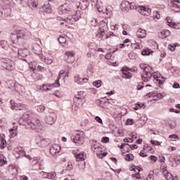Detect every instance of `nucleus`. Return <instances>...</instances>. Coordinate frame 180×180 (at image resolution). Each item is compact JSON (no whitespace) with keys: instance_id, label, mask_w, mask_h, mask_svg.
Wrapping results in <instances>:
<instances>
[{"instance_id":"9d476101","label":"nucleus","mask_w":180,"mask_h":180,"mask_svg":"<svg viewBox=\"0 0 180 180\" xmlns=\"http://www.w3.org/2000/svg\"><path fill=\"white\" fill-rule=\"evenodd\" d=\"M39 12L41 13H51V4L49 2L45 4L39 8Z\"/></svg>"},{"instance_id":"b1692460","label":"nucleus","mask_w":180,"mask_h":180,"mask_svg":"<svg viewBox=\"0 0 180 180\" xmlns=\"http://www.w3.org/2000/svg\"><path fill=\"white\" fill-rule=\"evenodd\" d=\"M15 108H17V110H26V105L22 103H15Z\"/></svg>"},{"instance_id":"f257e3e1","label":"nucleus","mask_w":180,"mask_h":180,"mask_svg":"<svg viewBox=\"0 0 180 180\" xmlns=\"http://www.w3.org/2000/svg\"><path fill=\"white\" fill-rule=\"evenodd\" d=\"M30 32L26 29L18 30L14 33L11 34V41L15 44L18 43H23L24 40H26L29 36H31Z\"/></svg>"},{"instance_id":"8fccbe9b","label":"nucleus","mask_w":180,"mask_h":180,"mask_svg":"<svg viewBox=\"0 0 180 180\" xmlns=\"http://www.w3.org/2000/svg\"><path fill=\"white\" fill-rule=\"evenodd\" d=\"M89 121L88 120V119H84L82 122H81V126L85 127L86 126V124H88V122Z\"/></svg>"},{"instance_id":"f704fd0d","label":"nucleus","mask_w":180,"mask_h":180,"mask_svg":"<svg viewBox=\"0 0 180 180\" xmlns=\"http://www.w3.org/2000/svg\"><path fill=\"white\" fill-rule=\"evenodd\" d=\"M125 160L129 162L134 161V155H133V154H127L125 157Z\"/></svg>"},{"instance_id":"e433bc0d","label":"nucleus","mask_w":180,"mask_h":180,"mask_svg":"<svg viewBox=\"0 0 180 180\" xmlns=\"http://www.w3.org/2000/svg\"><path fill=\"white\" fill-rule=\"evenodd\" d=\"M37 110L40 113H43V112H44L46 110V107L43 105H40L38 107H37Z\"/></svg>"},{"instance_id":"ea45409f","label":"nucleus","mask_w":180,"mask_h":180,"mask_svg":"<svg viewBox=\"0 0 180 180\" xmlns=\"http://www.w3.org/2000/svg\"><path fill=\"white\" fill-rule=\"evenodd\" d=\"M138 122H139V123H141V126H143V124H146V122H147V117H141L139 120H138Z\"/></svg>"},{"instance_id":"f3484780","label":"nucleus","mask_w":180,"mask_h":180,"mask_svg":"<svg viewBox=\"0 0 180 180\" xmlns=\"http://www.w3.org/2000/svg\"><path fill=\"white\" fill-rule=\"evenodd\" d=\"M139 67L140 68H141V70H143L145 74H147L148 72H154V69H153L151 66H148L142 63L139 65Z\"/></svg>"},{"instance_id":"2f4dec72","label":"nucleus","mask_w":180,"mask_h":180,"mask_svg":"<svg viewBox=\"0 0 180 180\" xmlns=\"http://www.w3.org/2000/svg\"><path fill=\"white\" fill-rule=\"evenodd\" d=\"M46 178H48V179H54V178H56V172H48V174H46Z\"/></svg>"},{"instance_id":"e2e57ef3","label":"nucleus","mask_w":180,"mask_h":180,"mask_svg":"<svg viewBox=\"0 0 180 180\" xmlns=\"http://www.w3.org/2000/svg\"><path fill=\"white\" fill-rule=\"evenodd\" d=\"M150 143H151V144H153V146H160V144L159 141H153V140H151V141H150Z\"/></svg>"},{"instance_id":"c03bdc74","label":"nucleus","mask_w":180,"mask_h":180,"mask_svg":"<svg viewBox=\"0 0 180 180\" xmlns=\"http://www.w3.org/2000/svg\"><path fill=\"white\" fill-rule=\"evenodd\" d=\"M91 26H94V27H96V26H98V21L96 20V19L93 18V20H91Z\"/></svg>"},{"instance_id":"13d9d810","label":"nucleus","mask_w":180,"mask_h":180,"mask_svg":"<svg viewBox=\"0 0 180 180\" xmlns=\"http://www.w3.org/2000/svg\"><path fill=\"white\" fill-rule=\"evenodd\" d=\"M100 158H103V157H106L108 155V152H105L101 154H98Z\"/></svg>"},{"instance_id":"49530a36","label":"nucleus","mask_w":180,"mask_h":180,"mask_svg":"<svg viewBox=\"0 0 180 180\" xmlns=\"http://www.w3.org/2000/svg\"><path fill=\"white\" fill-rule=\"evenodd\" d=\"M44 63L47 64V65H50V64L53 63V59L52 58H46L45 59Z\"/></svg>"},{"instance_id":"cd10ccee","label":"nucleus","mask_w":180,"mask_h":180,"mask_svg":"<svg viewBox=\"0 0 180 180\" xmlns=\"http://www.w3.org/2000/svg\"><path fill=\"white\" fill-rule=\"evenodd\" d=\"M91 150H93V151H96V150H99V145H98V142L96 141H93L91 145Z\"/></svg>"},{"instance_id":"a878e982","label":"nucleus","mask_w":180,"mask_h":180,"mask_svg":"<svg viewBox=\"0 0 180 180\" xmlns=\"http://www.w3.org/2000/svg\"><path fill=\"white\" fill-rule=\"evenodd\" d=\"M6 158L4 156V155H0V167H4V165H6Z\"/></svg>"},{"instance_id":"423d86ee","label":"nucleus","mask_w":180,"mask_h":180,"mask_svg":"<svg viewBox=\"0 0 180 180\" xmlns=\"http://www.w3.org/2000/svg\"><path fill=\"white\" fill-rule=\"evenodd\" d=\"M27 124L28 126H30V127L32 129H39L41 124H40V120L36 117L28 119Z\"/></svg>"},{"instance_id":"3c124183","label":"nucleus","mask_w":180,"mask_h":180,"mask_svg":"<svg viewBox=\"0 0 180 180\" xmlns=\"http://www.w3.org/2000/svg\"><path fill=\"white\" fill-rule=\"evenodd\" d=\"M60 79H61V75H58L56 84L55 83V86H56V87L60 86V82H58V81H60Z\"/></svg>"},{"instance_id":"20e7f679","label":"nucleus","mask_w":180,"mask_h":180,"mask_svg":"<svg viewBox=\"0 0 180 180\" xmlns=\"http://www.w3.org/2000/svg\"><path fill=\"white\" fill-rule=\"evenodd\" d=\"M99 34H96L97 37H103L108 33V19L102 20L99 25Z\"/></svg>"},{"instance_id":"0e129e2a","label":"nucleus","mask_w":180,"mask_h":180,"mask_svg":"<svg viewBox=\"0 0 180 180\" xmlns=\"http://www.w3.org/2000/svg\"><path fill=\"white\" fill-rule=\"evenodd\" d=\"M139 155H140L141 157H143V158L147 157V153H146V152H144L143 150H141V151L140 152V153H139Z\"/></svg>"},{"instance_id":"6e6552de","label":"nucleus","mask_w":180,"mask_h":180,"mask_svg":"<svg viewBox=\"0 0 180 180\" xmlns=\"http://www.w3.org/2000/svg\"><path fill=\"white\" fill-rule=\"evenodd\" d=\"M70 12H72V8L68 4H65L58 8L60 15H65V13H70Z\"/></svg>"},{"instance_id":"1a4fd4ad","label":"nucleus","mask_w":180,"mask_h":180,"mask_svg":"<svg viewBox=\"0 0 180 180\" xmlns=\"http://www.w3.org/2000/svg\"><path fill=\"white\" fill-rule=\"evenodd\" d=\"M75 56V52L74 51L66 52L65 60H66V62L68 64H72L75 61V58L74 57Z\"/></svg>"},{"instance_id":"72a5a7b5","label":"nucleus","mask_w":180,"mask_h":180,"mask_svg":"<svg viewBox=\"0 0 180 180\" xmlns=\"http://www.w3.org/2000/svg\"><path fill=\"white\" fill-rule=\"evenodd\" d=\"M58 40L59 43H60V44H62V46H64V44H65V43H67V39H65L64 38V37H63V36H61V35L59 37V38L58 39Z\"/></svg>"},{"instance_id":"bf43d9fd","label":"nucleus","mask_w":180,"mask_h":180,"mask_svg":"<svg viewBox=\"0 0 180 180\" xmlns=\"http://www.w3.org/2000/svg\"><path fill=\"white\" fill-rule=\"evenodd\" d=\"M124 143H133V139L131 138H125L124 139Z\"/></svg>"},{"instance_id":"dca6fc26","label":"nucleus","mask_w":180,"mask_h":180,"mask_svg":"<svg viewBox=\"0 0 180 180\" xmlns=\"http://www.w3.org/2000/svg\"><path fill=\"white\" fill-rule=\"evenodd\" d=\"M79 19V18L77 17L75 15H69L65 20V22H68V25H74Z\"/></svg>"},{"instance_id":"4468645a","label":"nucleus","mask_w":180,"mask_h":180,"mask_svg":"<svg viewBox=\"0 0 180 180\" xmlns=\"http://www.w3.org/2000/svg\"><path fill=\"white\" fill-rule=\"evenodd\" d=\"M56 84H44L42 86L39 88L40 91L47 92V91H51L53 88H56Z\"/></svg>"},{"instance_id":"393cba45","label":"nucleus","mask_w":180,"mask_h":180,"mask_svg":"<svg viewBox=\"0 0 180 180\" xmlns=\"http://www.w3.org/2000/svg\"><path fill=\"white\" fill-rule=\"evenodd\" d=\"M153 53H154V51L150 49H145L142 50V56H150Z\"/></svg>"},{"instance_id":"6ab92c4d","label":"nucleus","mask_w":180,"mask_h":180,"mask_svg":"<svg viewBox=\"0 0 180 180\" xmlns=\"http://www.w3.org/2000/svg\"><path fill=\"white\" fill-rule=\"evenodd\" d=\"M122 77L123 78H127V79H131V77H133V75L129 72L127 68H123Z\"/></svg>"},{"instance_id":"0eeeda50","label":"nucleus","mask_w":180,"mask_h":180,"mask_svg":"<svg viewBox=\"0 0 180 180\" xmlns=\"http://www.w3.org/2000/svg\"><path fill=\"white\" fill-rule=\"evenodd\" d=\"M3 68H6L8 71H13L15 70V62L8 60L6 62L2 61L1 63Z\"/></svg>"},{"instance_id":"37998d69","label":"nucleus","mask_w":180,"mask_h":180,"mask_svg":"<svg viewBox=\"0 0 180 180\" xmlns=\"http://www.w3.org/2000/svg\"><path fill=\"white\" fill-rule=\"evenodd\" d=\"M173 75H174V77H180V70L174 69L173 71Z\"/></svg>"},{"instance_id":"79ce46f5","label":"nucleus","mask_w":180,"mask_h":180,"mask_svg":"<svg viewBox=\"0 0 180 180\" xmlns=\"http://www.w3.org/2000/svg\"><path fill=\"white\" fill-rule=\"evenodd\" d=\"M84 99H77L75 100L76 103L78 105V106H82L84 105Z\"/></svg>"},{"instance_id":"ddd939ff","label":"nucleus","mask_w":180,"mask_h":180,"mask_svg":"<svg viewBox=\"0 0 180 180\" xmlns=\"http://www.w3.org/2000/svg\"><path fill=\"white\" fill-rule=\"evenodd\" d=\"M60 151H61V146H60L58 144L55 143L50 148V154H51V155H56L58 154Z\"/></svg>"},{"instance_id":"f03ea898","label":"nucleus","mask_w":180,"mask_h":180,"mask_svg":"<svg viewBox=\"0 0 180 180\" xmlns=\"http://www.w3.org/2000/svg\"><path fill=\"white\" fill-rule=\"evenodd\" d=\"M71 140L77 146H82L85 143V134L77 132L76 135L71 136Z\"/></svg>"},{"instance_id":"69168bd1","label":"nucleus","mask_w":180,"mask_h":180,"mask_svg":"<svg viewBox=\"0 0 180 180\" xmlns=\"http://www.w3.org/2000/svg\"><path fill=\"white\" fill-rule=\"evenodd\" d=\"M173 88L174 89H178V88H180L179 84L177 82H174V84H173Z\"/></svg>"},{"instance_id":"338daca9","label":"nucleus","mask_w":180,"mask_h":180,"mask_svg":"<svg viewBox=\"0 0 180 180\" xmlns=\"http://www.w3.org/2000/svg\"><path fill=\"white\" fill-rule=\"evenodd\" d=\"M38 56L41 58V61H46V57H44V56H43L41 53H39Z\"/></svg>"},{"instance_id":"2eb2a0df","label":"nucleus","mask_w":180,"mask_h":180,"mask_svg":"<svg viewBox=\"0 0 180 180\" xmlns=\"http://www.w3.org/2000/svg\"><path fill=\"white\" fill-rule=\"evenodd\" d=\"M122 5H126V6H129V8L131 10V11H138L139 12V5L136 4V3L134 2H129V1H124L122 3Z\"/></svg>"},{"instance_id":"774afa93","label":"nucleus","mask_w":180,"mask_h":180,"mask_svg":"<svg viewBox=\"0 0 180 180\" xmlns=\"http://www.w3.org/2000/svg\"><path fill=\"white\" fill-rule=\"evenodd\" d=\"M147 180H154V175L153 174H149L147 177Z\"/></svg>"},{"instance_id":"f8f14e48","label":"nucleus","mask_w":180,"mask_h":180,"mask_svg":"<svg viewBox=\"0 0 180 180\" xmlns=\"http://www.w3.org/2000/svg\"><path fill=\"white\" fill-rule=\"evenodd\" d=\"M170 6H172L173 11H174L175 12H179L180 11L179 0H170Z\"/></svg>"},{"instance_id":"603ef678","label":"nucleus","mask_w":180,"mask_h":180,"mask_svg":"<svg viewBox=\"0 0 180 180\" xmlns=\"http://www.w3.org/2000/svg\"><path fill=\"white\" fill-rule=\"evenodd\" d=\"M131 46L134 49H141V46L140 44H139V43H135V44H131Z\"/></svg>"},{"instance_id":"4d7b16f0","label":"nucleus","mask_w":180,"mask_h":180,"mask_svg":"<svg viewBox=\"0 0 180 180\" xmlns=\"http://www.w3.org/2000/svg\"><path fill=\"white\" fill-rule=\"evenodd\" d=\"M95 120L96 122H98V123H101V124H102L103 123V121H102V119L100 117H98V116H96L95 117Z\"/></svg>"},{"instance_id":"7c9ffc66","label":"nucleus","mask_w":180,"mask_h":180,"mask_svg":"<svg viewBox=\"0 0 180 180\" xmlns=\"http://www.w3.org/2000/svg\"><path fill=\"white\" fill-rule=\"evenodd\" d=\"M0 140H1V144H0V148H5L6 147V140L1 136L0 135Z\"/></svg>"},{"instance_id":"6e6d98bb","label":"nucleus","mask_w":180,"mask_h":180,"mask_svg":"<svg viewBox=\"0 0 180 180\" xmlns=\"http://www.w3.org/2000/svg\"><path fill=\"white\" fill-rule=\"evenodd\" d=\"M169 139H176L177 140H179V136L176 134H172L169 136Z\"/></svg>"},{"instance_id":"c9c22d12","label":"nucleus","mask_w":180,"mask_h":180,"mask_svg":"<svg viewBox=\"0 0 180 180\" xmlns=\"http://www.w3.org/2000/svg\"><path fill=\"white\" fill-rule=\"evenodd\" d=\"M160 18H161V16L160 15V13H158V11H154L153 15V18L154 19V20H158Z\"/></svg>"},{"instance_id":"c85d7f7f","label":"nucleus","mask_w":180,"mask_h":180,"mask_svg":"<svg viewBox=\"0 0 180 180\" xmlns=\"http://www.w3.org/2000/svg\"><path fill=\"white\" fill-rule=\"evenodd\" d=\"M167 20L168 26H169L170 27H174V29H178V27H176V24H175V22H172L169 18H167Z\"/></svg>"},{"instance_id":"a18cd8bd","label":"nucleus","mask_w":180,"mask_h":180,"mask_svg":"<svg viewBox=\"0 0 180 180\" xmlns=\"http://www.w3.org/2000/svg\"><path fill=\"white\" fill-rule=\"evenodd\" d=\"M136 105H138V108L140 109V108H143V109L146 108V103H140V102H138L136 103Z\"/></svg>"},{"instance_id":"09e8293b","label":"nucleus","mask_w":180,"mask_h":180,"mask_svg":"<svg viewBox=\"0 0 180 180\" xmlns=\"http://www.w3.org/2000/svg\"><path fill=\"white\" fill-rule=\"evenodd\" d=\"M72 163H68L66 166V170L67 171H71L72 169Z\"/></svg>"},{"instance_id":"680f3d73","label":"nucleus","mask_w":180,"mask_h":180,"mask_svg":"<svg viewBox=\"0 0 180 180\" xmlns=\"http://www.w3.org/2000/svg\"><path fill=\"white\" fill-rule=\"evenodd\" d=\"M37 71H46V68L44 67H42L41 65H38L37 68Z\"/></svg>"},{"instance_id":"473e14b6","label":"nucleus","mask_w":180,"mask_h":180,"mask_svg":"<svg viewBox=\"0 0 180 180\" xmlns=\"http://www.w3.org/2000/svg\"><path fill=\"white\" fill-rule=\"evenodd\" d=\"M94 86H96V88H101L102 86V80H96L93 82Z\"/></svg>"},{"instance_id":"9b49d317","label":"nucleus","mask_w":180,"mask_h":180,"mask_svg":"<svg viewBox=\"0 0 180 180\" xmlns=\"http://www.w3.org/2000/svg\"><path fill=\"white\" fill-rule=\"evenodd\" d=\"M139 13L143 15V16H150L151 14V8L146 6H139L138 8Z\"/></svg>"},{"instance_id":"c756f323","label":"nucleus","mask_w":180,"mask_h":180,"mask_svg":"<svg viewBox=\"0 0 180 180\" xmlns=\"http://www.w3.org/2000/svg\"><path fill=\"white\" fill-rule=\"evenodd\" d=\"M103 15L105 16V18H108V15L110 16V15H112V10H110V7L105 8V9H104Z\"/></svg>"},{"instance_id":"052dcab7","label":"nucleus","mask_w":180,"mask_h":180,"mask_svg":"<svg viewBox=\"0 0 180 180\" xmlns=\"http://www.w3.org/2000/svg\"><path fill=\"white\" fill-rule=\"evenodd\" d=\"M133 123H134L133 119H127V122H126L127 125H129V124L131 125V124H133Z\"/></svg>"},{"instance_id":"a19ab883","label":"nucleus","mask_w":180,"mask_h":180,"mask_svg":"<svg viewBox=\"0 0 180 180\" xmlns=\"http://www.w3.org/2000/svg\"><path fill=\"white\" fill-rule=\"evenodd\" d=\"M112 36H115V34H113V32H108L105 34V37H101L102 39H110V37H112Z\"/></svg>"},{"instance_id":"5701e85b","label":"nucleus","mask_w":180,"mask_h":180,"mask_svg":"<svg viewBox=\"0 0 180 180\" xmlns=\"http://www.w3.org/2000/svg\"><path fill=\"white\" fill-rule=\"evenodd\" d=\"M160 36H161L162 39H165V38L171 36V32H169V30H165L161 32Z\"/></svg>"},{"instance_id":"4be33fe9","label":"nucleus","mask_w":180,"mask_h":180,"mask_svg":"<svg viewBox=\"0 0 180 180\" xmlns=\"http://www.w3.org/2000/svg\"><path fill=\"white\" fill-rule=\"evenodd\" d=\"M18 56L25 58L27 57V49H18Z\"/></svg>"},{"instance_id":"7ed1b4c3","label":"nucleus","mask_w":180,"mask_h":180,"mask_svg":"<svg viewBox=\"0 0 180 180\" xmlns=\"http://www.w3.org/2000/svg\"><path fill=\"white\" fill-rule=\"evenodd\" d=\"M153 77L154 79H155L156 82L158 83L159 85H162V84H164L163 80L160 79V78L157 77V75H153V72H151L145 73V75H142V81H143V82H148V81H150L151 78H153Z\"/></svg>"},{"instance_id":"58836bf2","label":"nucleus","mask_w":180,"mask_h":180,"mask_svg":"<svg viewBox=\"0 0 180 180\" xmlns=\"http://www.w3.org/2000/svg\"><path fill=\"white\" fill-rule=\"evenodd\" d=\"M75 99H84V91L78 92L77 95L75 96Z\"/></svg>"},{"instance_id":"412c9836","label":"nucleus","mask_w":180,"mask_h":180,"mask_svg":"<svg viewBox=\"0 0 180 180\" xmlns=\"http://www.w3.org/2000/svg\"><path fill=\"white\" fill-rule=\"evenodd\" d=\"M27 5L30 9H33V8H37L39 3L37 2V0H28Z\"/></svg>"},{"instance_id":"de8ad7c7","label":"nucleus","mask_w":180,"mask_h":180,"mask_svg":"<svg viewBox=\"0 0 180 180\" xmlns=\"http://www.w3.org/2000/svg\"><path fill=\"white\" fill-rule=\"evenodd\" d=\"M131 176H132V178H136L137 179H141V176L140 175V173H139V172L135 174H132Z\"/></svg>"},{"instance_id":"4c0bfd02","label":"nucleus","mask_w":180,"mask_h":180,"mask_svg":"<svg viewBox=\"0 0 180 180\" xmlns=\"http://www.w3.org/2000/svg\"><path fill=\"white\" fill-rule=\"evenodd\" d=\"M75 82L79 85H82V79H81L79 76L75 77Z\"/></svg>"},{"instance_id":"bb28decb","label":"nucleus","mask_w":180,"mask_h":180,"mask_svg":"<svg viewBox=\"0 0 180 180\" xmlns=\"http://www.w3.org/2000/svg\"><path fill=\"white\" fill-rule=\"evenodd\" d=\"M77 161H84L85 160V156L84 155L83 153H79L76 155Z\"/></svg>"},{"instance_id":"864d4df0","label":"nucleus","mask_w":180,"mask_h":180,"mask_svg":"<svg viewBox=\"0 0 180 180\" xmlns=\"http://www.w3.org/2000/svg\"><path fill=\"white\" fill-rule=\"evenodd\" d=\"M150 158L153 162H157V160H158V158L155 155H150Z\"/></svg>"},{"instance_id":"aec40b11","label":"nucleus","mask_w":180,"mask_h":180,"mask_svg":"<svg viewBox=\"0 0 180 180\" xmlns=\"http://www.w3.org/2000/svg\"><path fill=\"white\" fill-rule=\"evenodd\" d=\"M147 35V31H146L145 30H143L141 28H140L137 32H136V36L137 37H139V39H144V37H146V36Z\"/></svg>"},{"instance_id":"39448f33","label":"nucleus","mask_w":180,"mask_h":180,"mask_svg":"<svg viewBox=\"0 0 180 180\" xmlns=\"http://www.w3.org/2000/svg\"><path fill=\"white\" fill-rule=\"evenodd\" d=\"M44 120L47 124H54L57 120V114L54 112H49L46 115Z\"/></svg>"},{"instance_id":"a211bd4d","label":"nucleus","mask_w":180,"mask_h":180,"mask_svg":"<svg viewBox=\"0 0 180 180\" xmlns=\"http://www.w3.org/2000/svg\"><path fill=\"white\" fill-rule=\"evenodd\" d=\"M89 6V0H83L79 3V6L77 7V9H81V11H85L86 8Z\"/></svg>"},{"instance_id":"5fc2aeb1","label":"nucleus","mask_w":180,"mask_h":180,"mask_svg":"<svg viewBox=\"0 0 180 180\" xmlns=\"http://www.w3.org/2000/svg\"><path fill=\"white\" fill-rule=\"evenodd\" d=\"M101 141L102 143H109V137H103Z\"/></svg>"}]
</instances>
